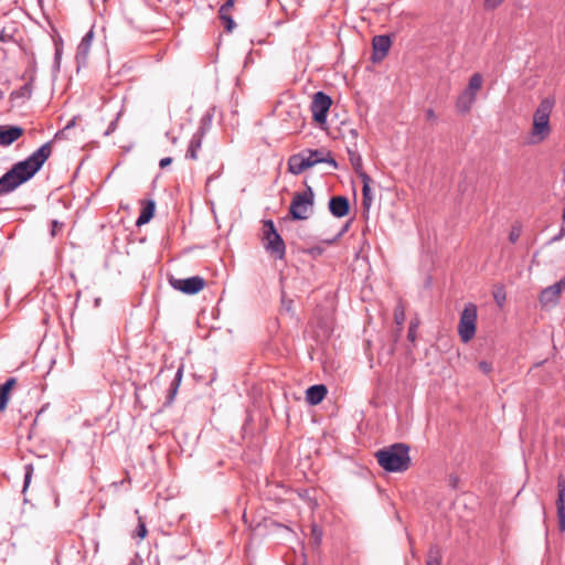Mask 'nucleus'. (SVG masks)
<instances>
[{
    "instance_id": "f257e3e1",
    "label": "nucleus",
    "mask_w": 565,
    "mask_h": 565,
    "mask_svg": "<svg viewBox=\"0 0 565 565\" xmlns=\"http://www.w3.org/2000/svg\"><path fill=\"white\" fill-rule=\"evenodd\" d=\"M52 153V142L47 141L26 159L17 162L0 178V195L14 191L29 181L43 167Z\"/></svg>"
},
{
    "instance_id": "f03ea898",
    "label": "nucleus",
    "mask_w": 565,
    "mask_h": 565,
    "mask_svg": "<svg viewBox=\"0 0 565 565\" xmlns=\"http://www.w3.org/2000/svg\"><path fill=\"white\" fill-rule=\"evenodd\" d=\"M555 106V98L552 96L543 98L533 114L532 128L526 136L525 143L530 146L540 145L545 141L551 132V114Z\"/></svg>"
},
{
    "instance_id": "7ed1b4c3",
    "label": "nucleus",
    "mask_w": 565,
    "mask_h": 565,
    "mask_svg": "<svg viewBox=\"0 0 565 565\" xmlns=\"http://www.w3.org/2000/svg\"><path fill=\"white\" fill-rule=\"evenodd\" d=\"M380 466L390 472H401L408 469L411 463L409 447L397 443L376 452Z\"/></svg>"
},
{
    "instance_id": "20e7f679",
    "label": "nucleus",
    "mask_w": 565,
    "mask_h": 565,
    "mask_svg": "<svg viewBox=\"0 0 565 565\" xmlns=\"http://www.w3.org/2000/svg\"><path fill=\"white\" fill-rule=\"evenodd\" d=\"M315 193L311 186L302 192H296L289 206V214L292 220L305 221L313 213Z\"/></svg>"
},
{
    "instance_id": "39448f33",
    "label": "nucleus",
    "mask_w": 565,
    "mask_h": 565,
    "mask_svg": "<svg viewBox=\"0 0 565 565\" xmlns=\"http://www.w3.org/2000/svg\"><path fill=\"white\" fill-rule=\"evenodd\" d=\"M263 236L265 249L276 258L282 259L286 254V245L271 220L264 221Z\"/></svg>"
},
{
    "instance_id": "423d86ee",
    "label": "nucleus",
    "mask_w": 565,
    "mask_h": 565,
    "mask_svg": "<svg viewBox=\"0 0 565 565\" xmlns=\"http://www.w3.org/2000/svg\"><path fill=\"white\" fill-rule=\"evenodd\" d=\"M477 307L473 303L465 306L458 324V333L463 343L469 342L476 333Z\"/></svg>"
},
{
    "instance_id": "0eeeda50",
    "label": "nucleus",
    "mask_w": 565,
    "mask_h": 565,
    "mask_svg": "<svg viewBox=\"0 0 565 565\" xmlns=\"http://www.w3.org/2000/svg\"><path fill=\"white\" fill-rule=\"evenodd\" d=\"M331 104L332 100L330 96H328L323 92H317L313 95V99L310 106L313 120L317 121L318 124H324Z\"/></svg>"
},
{
    "instance_id": "6e6552de",
    "label": "nucleus",
    "mask_w": 565,
    "mask_h": 565,
    "mask_svg": "<svg viewBox=\"0 0 565 565\" xmlns=\"http://www.w3.org/2000/svg\"><path fill=\"white\" fill-rule=\"evenodd\" d=\"M170 284L174 289L183 294L195 295L204 288L205 280L200 276H192L184 279L172 278Z\"/></svg>"
},
{
    "instance_id": "1a4fd4ad",
    "label": "nucleus",
    "mask_w": 565,
    "mask_h": 565,
    "mask_svg": "<svg viewBox=\"0 0 565 565\" xmlns=\"http://www.w3.org/2000/svg\"><path fill=\"white\" fill-rule=\"evenodd\" d=\"M565 288V277L552 286L544 288L540 295V302L544 307L556 306L562 290Z\"/></svg>"
},
{
    "instance_id": "9d476101",
    "label": "nucleus",
    "mask_w": 565,
    "mask_h": 565,
    "mask_svg": "<svg viewBox=\"0 0 565 565\" xmlns=\"http://www.w3.org/2000/svg\"><path fill=\"white\" fill-rule=\"evenodd\" d=\"M302 152H306V157L308 161H311V166L315 167L318 163H327L332 168L337 169L338 163L332 157L331 151L326 149H307Z\"/></svg>"
},
{
    "instance_id": "9b49d317",
    "label": "nucleus",
    "mask_w": 565,
    "mask_h": 565,
    "mask_svg": "<svg viewBox=\"0 0 565 565\" xmlns=\"http://www.w3.org/2000/svg\"><path fill=\"white\" fill-rule=\"evenodd\" d=\"M557 518L561 532H565V477L559 475L557 478Z\"/></svg>"
},
{
    "instance_id": "f8f14e48",
    "label": "nucleus",
    "mask_w": 565,
    "mask_h": 565,
    "mask_svg": "<svg viewBox=\"0 0 565 565\" xmlns=\"http://www.w3.org/2000/svg\"><path fill=\"white\" fill-rule=\"evenodd\" d=\"M391 44L392 42L388 35H375L372 40V61H382L387 55Z\"/></svg>"
},
{
    "instance_id": "ddd939ff",
    "label": "nucleus",
    "mask_w": 565,
    "mask_h": 565,
    "mask_svg": "<svg viewBox=\"0 0 565 565\" xmlns=\"http://www.w3.org/2000/svg\"><path fill=\"white\" fill-rule=\"evenodd\" d=\"M287 164L288 171L295 175L302 173L305 170L309 168H312L311 161H308L306 152L302 151L290 156Z\"/></svg>"
},
{
    "instance_id": "4468645a",
    "label": "nucleus",
    "mask_w": 565,
    "mask_h": 565,
    "mask_svg": "<svg viewBox=\"0 0 565 565\" xmlns=\"http://www.w3.org/2000/svg\"><path fill=\"white\" fill-rule=\"evenodd\" d=\"M23 128L19 126H0V146H11L23 135Z\"/></svg>"
},
{
    "instance_id": "2eb2a0df",
    "label": "nucleus",
    "mask_w": 565,
    "mask_h": 565,
    "mask_svg": "<svg viewBox=\"0 0 565 565\" xmlns=\"http://www.w3.org/2000/svg\"><path fill=\"white\" fill-rule=\"evenodd\" d=\"M330 213L335 217H343L349 213L350 203L345 196H333L329 201Z\"/></svg>"
},
{
    "instance_id": "dca6fc26",
    "label": "nucleus",
    "mask_w": 565,
    "mask_h": 565,
    "mask_svg": "<svg viewBox=\"0 0 565 565\" xmlns=\"http://www.w3.org/2000/svg\"><path fill=\"white\" fill-rule=\"evenodd\" d=\"M328 393L327 387L323 384L312 385L306 391V401L310 405H318L323 401Z\"/></svg>"
},
{
    "instance_id": "f3484780",
    "label": "nucleus",
    "mask_w": 565,
    "mask_h": 565,
    "mask_svg": "<svg viewBox=\"0 0 565 565\" xmlns=\"http://www.w3.org/2000/svg\"><path fill=\"white\" fill-rule=\"evenodd\" d=\"M476 96L463 90L457 98L456 108L461 114H468L476 102Z\"/></svg>"
},
{
    "instance_id": "a211bd4d",
    "label": "nucleus",
    "mask_w": 565,
    "mask_h": 565,
    "mask_svg": "<svg viewBox=\"0 0 565 565\" xmlns=\"http://www.w3.org/2000/svg\"><path fill=\"white\" fill-rule=\"evenodd\" d=\"M93 39H94V31H93V29H90L83 36L82 41L79 42V44L77 46L76 58L78 61L86 60V57L88 56V53H89V50H90V46L93 43Z\"/></svg>"
},
{
    "instance_id": "6ab92c4d",
    "label": "nucleus",
    "mask_w": 565,
    "mask_h": 565,
    "mask_svg": "<svg viewBox=\"0 0 565 565\" xmlns=\"http://www.w3.org/2000/svg\"><path fill=\"white\" fill-rule=\"evenodd\" d=\"M202 139H203V131L202 130L196 131L192 136V138H191V140L189 142V147H188L186 153H185V158L186 159H191V160H196L198 159V152L201 149Z\"/></svg>"
},
{
    "instance_id": "aec40b11",
    "label": "nucleus",
    "mask_w": 565,
    "mask_h": 565,
    "mask_svg": "<svg viewBox=\"0 0 565 565\" xmlns=\"http://www.w3.org/2000/svg\"><path fill=\"white\" fill-rule=\"evenodd\" d=\"M153 213H154V202L148 201L147 205L141 210V212L136 221V224L138 226L147 224L152 218Z\"/></svg>"
},
{
    "instance_id": "412c9836",
    "label": "nucleus",
    "mask_w": 565,
    "mask_h": 565,
    "mask_svg": "<svg viewBox=\"0 0 565 565\" xmlns=\"http://www.w3.org/2000/svg\"><path fill=\"white\" fill-rule=\"evenodd\" d=\"M14 383L15 380L12 377L0 386V411H3L7 407L9 401V393Z\"/></svg>"
},
{
    "instance_id": "4be33fe9",
    "label": "nucleus",
    "mask_w": 565,
    "mask_h": 565,
    "mask_svg": "<svg viewBox=\"0 0 565 565\" xmlns=\"http://www.w3.org/2000/svg\"><path fill=\"white\" fill-rule=\"evenodd\" d=\"M482 83H483L482 75L479 74V73H475L470 77L468 86H467V88L465 90L470 93V94H472V95H475L477 97L478 92L482 87Z\"/></svg>"
},
{
    "instance_id": "5701e85b",
    "label": "nucleus",
    "mask_w": 565,
    "mask_h": 565,
    "mask_svg": "<svg viewBox=\"0 0 565 565\" xmlns=\"http://www.w3.org/2000/svg\"><path fill=\"white\" fill-rule=\"evenodd\" d=\"M31 95H32V85L30 83H26L19 89L13 90L10 94V98L12 100H17V99L30 98Z\"/></svg>"
},
{
    "instance_id": "b1692460",
    "label": "nucleus",
    "mask_w": 565,
    "mask_h": 565,
    "mask_svg": "<svg viewBox=\"0 0 565 565\" xmlns=\"http://www.w3.org/2000/svg\"><path fill=\"white\" fill-rule=\"evenodd\" d=\"M183 375V366H180L175 376L170 385L169 401H172L178 392Z\"/></svg>"
},
{
    "instance_id": "393cba45",
    "label": "nucleus",
    "mask_w": 565,
    "mask_h": 565,
    "mask_svg": "<svg viewBox=\"0 0 565 565\" xmlns=\"http://www.w3.org/2000/svg\"><path fill=\"white\" fill-rule=\"evenodd\" d=\"M426 563H427V565H440L441 554H440L439 547L431 546L429 548Z\"/></svg>"
},
{
    "instance_id": "a878e982",
    "label": "nucleus",
    "mask_w": 565,
    "mask_h": 565,
    "mask_svg": "<svg viewBox=\"0 0 565 565\" xmlns=\"http://www.w3.org/2000/svg\"><path fill=\"white\" fill-rule=\"evenodd\" d=\"M372 201H373V196L371 193V188L366 186V185L363 186V189H362V205H363L364 212H369V210L372 205Z\"/></svg>"
},
{
    "instance_id": "bb28decb",
    "label": "nucleus",
    "mask_w": 565,
    "mask_h": 565,
    "mask_svg": "<svg viewBox=\"0 0 565 565\" xmlns=\"http://www.w3.org/2000/svg\"><path fill=\"white\" fill-rule=\"evenodd\" d=\"M33 472H34V467L32 463H26L24 466V481H23V489H22V493H25L30 483H31V480H32V477H33Z\"/></svg>"
},
{
    "instance_id": "cd10ccee",
    "label": "nucleus",
    "mask_w": 565,
    "mask_h": 565,
    "mask_svg": "<svg viewBox=\"0 0 565 565\" xmlns=\"http://www.w3.org/2000/svg\"><path fill=\"white\" fill-rule=\"evenodd\" d=\"M394 320L397 326H402L405 321V308L402 303H398L394 310Z\"/></svg>"
},
{
    "instance_id": "c85d7f7f",
    "label": "nucleus",
    "mask_w": 565,
    "mask_h": 565,
    "mask_svg": "<svg viewBox=\"0 0 565 565\" xmlns=\"http://www.w3.org/2000/svg\"><path fill=\"white\" fill-rule=\"evenodd\" d=\"M522 233V227L519 223L512 225L511 231L509 233V241L514 244L519 241Z\"/></svg>"
},
{
    "instance_id": "c756f323",
    "label": "nucleus",
    "mask_w": 565,
    "mask_h": 565,
    "mask_svg": "<svg viewBox=\"0 0 565 565\" xmlns=\"http://www.w3.org/2000/svg\"><path fill=\"white\" fill-rule=\"evenodd\" d=\"M418 326H419V321L417 319L416 320H412L411 323H409L407 339L411 342H414L416 340V333H417Z\"/></svg>"
},
{
    "instance_id": "7c9ffc66",
    "label": "nucleus",
    "mask_w": 565,
    "mask_h": 565,
    "mask_svg": "<svg viewBox=\"0 0 565 565\" xmlns=\"http://www.w3.org/2000/svg\"><path fill=\"white\" fill-rule=\"evenodd\" d=\"M349 154H350L351 163L354 167V169L360 168L362 166L361 156L359 153H356V151H353L351 149H349Z\"/></svg>"
},
{
    "instance_id": "2f4dec72",
    "label": "nucleus",
    "mask_w": 565,
    "mask_h": 565,
    "mask_svg": "<svg viewBox=\"0 0 565 565\" xmlns=\"http://www.w3.org/2000/svg\"><path fill=\"white\" fill-rule=\"evenodd\" d=\"M0 42H3V43L13 42V33L10 32L7 28H3L0 31Z\"/></svg>"
},
{
    "instance_id": "473e14b6",
    "label": "nucleus",
    "mask_w": 565,
    "mask_h": 565,
    "mask_svg": "<svg viewBox=\"0 0 565 565\" xmlns=\"http://www.w3.org/2000/svg\"><path fill=\"white\" fill-rule=\"evenodd\" d=\"M235 0H226L225 3L222 4L218 11L220 18H224L225 13H228V11L233 8Z\"/></svg>"
},
{
    "instance_id": "72a5a7b5",
    "label": "nucleus",
    "mask_w": 565,
    "mask_h": 565,
    "mask_svg": "<svg viewBox=\"0 0 565 565\" xmlns=\"http://www.w3.org/2000/svg\"><path fill=\"white\" fill-rule=\"evenodd\" d=\"M139 522H138V526H137V531H136V535L139 537V539H145L146 535H147V527H146V524L145 522L141 520V518L138 519Z\"/></svg>"
},
{
    "instance_id": "f704fd0d",
    "label": "nucleus",
    "mask_w": 565,
    "mask_h": 565,
    "mask_svg": "<svg viewBox=\"0 0 565 565\" xmlns=\"http://www.w3.org/2000/svg\"><path fill=\"white\" fill-rule=\"evenodd\" d=\"M504 0H484L483 6L486 10H494L502 4Z\"/></svg>"
},
{
    "instance_id": "c9c22d12",
    "label": "nucleus",
    "mask_w": 565,
    "mask_h": 565,
    "mask_svg": "<svg viewBox=\"0 0 565 565\" xmlns=\"http://www.w3.org/2000/svg\"><path fill=\"white\" fill-rule=\"evenodd\" d=\"M220 19L225 23V29L231 32L235 25L233 18L228 13H225V17Z\"/></svg>"
},
{
    "instance_id": "e433bc0d",
    "label": "nucleus",
    "mask_w": 565,
    "mask_h": 565,
    "mask_svg": "<svg viewBox=\"0 0 565 565\" xmlns=\"http://www.w3.org/2000/svg\"><path fill=\"white\" fill-rule=\"evenodd\" d=\"M119 116H120V113L117 115V117H119ZM117 120H118V118H116L115 120H113V121L108 125V128H107V129H106V131H105V135H106V136H109L110 134H113V132L116 130V128H117Z\"/></svg>"
},
{
    "instance_id": "4c0bfd02",
    "label": "nucleus",
    "mask_w": 565,
    "mask_h": 565,
    "mask_svg": "<svg viewBox=\"0 0 565 565\" xmlns=\"http://www.w3.org/2000/svg\"><path fill=\"white\" fill-rule=\"evenodd\" d=\"M564 236H565V227H564V226H562V227H561V230H559V232H558V234H557V235H555L554 237H552L551 243L558 242V241H561Z\"/></svg>"
},
{
    "instance_id": "58836bf2",
    "label": "nucleus",
    "mask_w": 565,
    "mask_h": 565,
    "mask_svg": "<svg viewBox=\"0 0 565 565\" xmlns=\"http://www.w3.org/2000/svg\"><path fill=\"white\" fill-rule=\"evenodd\" d=\"M479 369L483 372V373H489L491 371V366L488 362L486 361H481L479 362Z\"/></svg>"
},
{
    "instance_id": "ea45409f",
    "label": "nucleus",
    "mask_w": 565,
    "mask_h": 565,
    "mask_svg": "<svg viewBox=\"0 0 565 565\" xmlns=\"http://www.w3.org/2000/svg\"><path fill=\"white\" fill-rule=\"evenodd\" d=\"M360 177H361V179H362V181H363V186H365V185H366V186H370V183H371V181H372V179L370 178V175H369V174H366L365 172H362V173H360Z\"/></svg>"
},
{
    "instance_id": "a19ab883",
    "label": "nucleus",
    "mask_w": 565,
    "mask_h": 565,
    "mask_svg": "<svg viewBox=\"0 0 565 565\" xmlns=\"http://www.w3.org/2000/svg\"><path fill=\"white\" fill-rule=\"evenodd\" d=\"M426 118H427V120H436L437 119V115H436V113L431 108H428L426 110Z\"/></svg>"
},
{
    "instance_id": "79ce46f5",
    "label": "nucleus",
    "mask_w": 565,
    "mask_h": 565,
    "mask_svg": "<svg viewBox=\"0 0 565 565\" xmlns=\"http://www.w3.org/2000/svg\"><path fill=\"white\" fill-rule=\"evenodd\" d=\"M171 162H172V158H170V157L162 158L159 162V166H160V168L163 169V168L168 167Z\"/></svg>"
},
{
    "instance_id": "37998d69",
    "label": "nucleus",
    "mask_w": 565,
    "mask_h": 565,
    "mask_svg": "<svg viewBox=\"0 0 565 565\" xmlns=\"http://www.w3.org/2000/svg\"><path fill=\"white\" fill-rule=\"evenodd\" d=\"M76 119H77V117H73V119L65 126L64 129L67 130V129H71L72 127H74Z\"/></svg>"
},
{
    "instance_id": "c03bdc74",
    "label": "nucleus",
    "mask_w": 565,
    "mask_h": 565,
    "mask_svg": "<svg viewBox=\"0 0 565 565\" xmlns=\"http://www.w3.org/2000/svg\"><path fill=\"white\" fill-rule=\"evenodd\" d=\"M350 134L352 135V137H356L358 136V131L355 129H351L350 130Z\"/></svg>"
},
{
    "instance_id": "a18cd8bd",
    "label": "nucleus",
    "mask_w": 565,
    "mask_h": 565,
    "mask_svg": "<svg viewBox=\"0 0 565 565\" xmlns=\"http://www.w3.org/2000/svg\"><path fill=\"white\" fill-rule=\"evenodd\" d=\"M171 141H172V143H175V142H177V138H175V137H173V138L171 139Z\"/></svg>"
},
{
    "instance_id": "49530a36",
    "label": "nucleus",
    "mask_w": 565,
    "mask_h": 565,
    "mask_svg": "<svg viewBox=\"0 0 565 565\" xmlns=\"http://www.w3.org/2000/svg\"><path fill=\"white\" fill-rule=\"evenodd\" d=\"M563 220L565 221V206H564V211H563V215H562Z\"/></svg>"
},
{
    "instance_id": "de8ad7c7",
    "label": "nucleus",
    "mask_w": 565,
    "mask_h": 565,
    "mask_svg": "<svg viewBox=\"0 0 565 565\" xmlns=\"http://www.w3.org/2000/svg\"><path fill=\"white\" fill-rule=\"evenodd\" d=\"M494 298L499 301V299H501V296L494 295Z\"/></svg>"
},
{
    "instance_id": "09e8293b",
    "label": "nucleus",
    "mask_w": 565,
    "mask_h": 565,
    "mask_svg": "<svg viewBox=\"0 0 565 565\" xmlns=\"http://www.w3.org/2000/svg\"><path fill=\"white\" fill-rule=\"evenodd\" d=\"M494 298L499 301V299H501V296L494 295Z\"/></svg>"
},
{
    "instance_id": "8fccbe9b",
    "label": "nucleus",
    "mask_w": 565,
    "mask_h": 565,
    "mask_svg": "<svg viewBox=\"0 0 565 565\" xmlns=\"http://www.w3.org/2000/svg\"><path fill=\"white\" fill-rule=\"evenodd\" d=\"M53 224H54V227H57V221H54Z\"/></svg>"
},
{
    "instance_id": "3c124183",
    "label": "nucleus",
    "mask_w": 565,
    "mask_h": 565,
    "mask_svg": "<svg viewBox=\"0 0 565 565\" xmlns=\"http://www.w3.org/2000/svg\"><path fill=\"white\" fill-rule=\"evenodd\" d=\"M53 224H54V227H57V221H54Z\"/></svg>"
}]
</instances>
